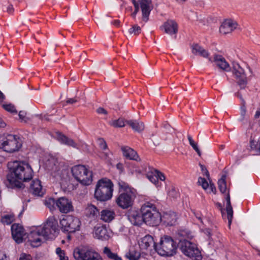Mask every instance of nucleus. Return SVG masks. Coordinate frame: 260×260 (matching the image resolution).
<instances>
[{
	"label": "nucleus",
	"mask_w": 260,
	"mask_h": 260,
	"mask_svg": "<svg viewBox=\"0 0 260 260\" xmlns=\"http://www.w3.org/2000/svg\"><path fill=\"white\" fill-rule=\"evenodd\" d=\"M10 173L7 181L10 187L21 188L22 182H26L32 178L33 171L30 165L24 161H15L8 164Z\"/></svg>",
	"instance_id": "obj_1"
},
{
	"label": "nucleus",
	"mask_w": 260,
	"mask_h": 260,
	"mask_svg": "<svg viewBox=\"0 0 260 260\" xmlns=\"http://www.w3.org/2000/svg\"><path fill=\"white\" fill-rule=\"evenodd\" d=\"M120 194L116 199V204L122 209L132 206L136 197L135 190L124 181L118 182Z\"/></svg>",
	"instance_id": "obj_2"
},
{
	"label": "nucleus",
	"mask_w": 260,
	"mask_h": 260,
	"mask_svg": "<svg viewBox=\"0 0 260 260\" xmlns=\"http://www.w3.org/2000/svg\"><path fill=\"white\" fill-rule=\"evenodd\" d=\"M113 191V184L111 181L107 178H103L96 185L94 197L99 201H106L112 198Z\"/></svg>",
	"instance_id": "obj_3"
},
{
	"label": "nucleus",
	"mask_w": 260,
	"mask_h": 260,
	"mask_svg": "<svg viewBox=\"0 0 260 260\" xmlns=\"http://www.w3.org/2000/svg\"><path fill=\"white\" fill-rule=\"evenodd\" d=\"M176 242L169 236L161 237L159 243L155 246V250L162 256H172L176 253Z\"/></svg>",
	"instance_id": "obj_4"
},
{
	"label": "nucleus",
	"mask_w": 260,
	"mask_h": 260,
	"mask_svg": "<svg viewBox=\"0 0 260 260\" xmlns=\"http://www.w3.org/2000/svg\"><path fill=\"white\" fill-rule=\"evenodd\" d=\"M74 177L84 185H90L92 181V172L84 165H76L72 168Z\"/></svg>",
	"instance_id": "obj_5"
},
{
	"label": "nucleus",
	"mask_w": 260,
	"mask_h": 260,
	"mask_svg": "<svg viewBox=\"0 0 260 260\" xmlns=\"http://www.w3.org/2000/svg\"><path fill=\"white\" fill-rule=\"evenodd\" d=\"M144 222L150 226L158 225L161 221V215L156 208L152 204L142 207Z\"/></svg>",
	"instance_id": "obj_6"
},
{
	"label": "nucleus",
	"mask_w": 260,
	"mask_h": 260,
	"mask_svg": "<svg viewBox=\"0 0 260 260\" xmlns=\"http://www.w3.org/2000/svg\"><path fill=\"white\" fill-rule=\"evenodd\" d=\"M179 247L181 252L193 260H201V252L197 245L186 239H179Z\"/></svg>",
	"instance_id": "obj_7"
},
{
	"label": "nucleus",
	"mask_w": 260,
	"mask_h": 260,
	"mask_svg": "<svg viewBox=\"0 0 260 260\" xmlns=\"http://www.w3.org/2000/svg\"><path fill=\"white\" fill-rule=\"evenodd\" d=\"M39 228L46 240L54 239L58 232V222L53 216L49 217L44 226Z\"/></svg>",
	"instance_id": "obj_8"
},
{
	"label": "nucleus",
	"mask_w": 260,
	"mask_h": 260,
	"mask_svg": "<svg viewBox=\"0 0 260 260\" xmlns=\"http://www.w3.org/2000/svg\"><path fill=\"white\" fill-rule=\"evenodd\" d=\"M21 146V143L16 135H9L3 140H0V148L7 152L12 153L18 151Z\"/></svg>",
	"instance_id": "obj_9"
},
{
	"label": "nucleus",
	"mask_w": 260,
	"mask_h": 260,
	"mask_svg": "<svg viewBox=\"0 0 260 260\" xmlns=\"http://www.w3.org/2000/svg\"><path fill=\"white\" fill-rule=\"evenodd\" d=\"M232 72L240 89L241 90L245 89L247 84V80L244 70L240 66L239 63L234 62L233 63Z\"/></svg>",
	"instance_id": "obj_10"
},
{
	"label": "nucleus",
	"mask_w": 260,
	"mask_h": 260,
	"mask_svg": "<svg viewBox=\"0 0 260 260\" xmlns=\"http://www.w3.org/2000/svg\"><path fill=\"white\" fill-rule=\"evenodd\" d=\"M74 257L76 260H102L98 253L92 250L80 249L75 251Z\"/></svg>",
	"instance_id": "obj_11"
},
{
	"label": "nucleus",
	"mask_w": 260,
	"mask_h": 260,
	"mask_svg": "<svg viewBox=\"0 0 260 260\" xmlns=\"http://www.w3.org/2000/svg\"><path fill=\"white\" fill-rule=\"evenodd\" d=\"M134 6L140 5L142 12V19L145 22L148 20L151 11L153 8L152 0H140L139 2L136 0H132Z\"/></svg>",
	"instance_id": "obj_12"
},
{
	"label": "nucleus",
	"mask_w": 260,
	"mask_h": 260,
	"mask_svg": "<svg viewBox=\"0 0 260 260\" xmlns=\"http://www.w3.org/2000/svg\"><path fill=\"white\" fill-rule=\"evenodd\" d=\"M27 238L28 242L33 247L40 246L43 241L46 240L39 228L30 231L27 235Z\"/></svg>",
	"instance_id": "obj_13"
},
{
	"label": "nucleus",
	"mask_w": 260,
	"mask_h": 260,
	"mask_svg": "<svg viewBox=\"0 0 260 260\" xmlns=\"http://www.w3.org/2000/svg\"><path fill=\"white\" fill-rule=\"evenodd\" d=\"M126 216L128 220L134 225L139 226L144 222L142 208L140 211L135 210L129 211Z\"/></svg>",
	"instance_id": "obj_14"
},
{
	"label": "nucleus",
	"mask_w": 260,
	"mask_h": 260,
	"mask_svg": "<svg viewBox=\"0 0 260 260\" xmlns=\"http://www.w3.org/2000/svg\"><path fill=\"white\" fill-rule=\"evenodd\" d=\"M56 206L62 213H68L73 211L72 202L65 197L59 198L56 201Z\"/></svg>",
	"instance_id": "obj_15"
},
{
	"label": "nucleus",
	"mask_w": 260,
	"mask_h": 260,
	"mask_svg": "<svg viewBox=\"0 0 260 260\" xmlns=\"http://www.w3.org/2000/svg\"><path fill=\"white\" fill-rule=\"evenodd\" d=\"M94 237L103 241L107 240L110 237V233L105 225L97 224L94 228Z\"/></svg>",
	"instance_id": "obj_16"
},
{
	"label": "nucleus",
	"mask_w": 260,
	"mask_h": 260,
	"mask_svg": "<svg viewBox=\"0 0 260 260\" xmlns=\"http://www.w3.org/2000/svg\"><path fill=\"white\" fill-rule=\"evenodd\" d=\"M12 235L14 240L17 243L23 242V237L25 236V232L23 228L18 224H13L11 226Z\"/></svg>",
	"instance_id": "obj_17"
},
{
	"label": "nucleus",
	"mask_w": 260,
	"mask_h": 260,
	"mask_svg": "<svg viewBox=\"0 0 260 260\" xmlns=\"http://www.w3.org/2000/svg\"><path fill=\"white\" fill-rule=\"evenodd\" d=\"M209 60L211 62H214L217 67L219 69L225 72L231 71V67L225 59L221 55L215 54L214 55L213 59L209 58Z\"/></svg>",
	"instance_id": "obj_18"
},
{
	"label": "nucleus",
	"mask_w": 260,
	"mask_h": 260,
	"mask_svg": "<svg viewBox=\"0 0 260 260\" xmlns=\"http://www.w3.org/2000/svg\"><path fill=\"white\" fill-rule=\"evenodd\" d=\"M237 25L236 21L231 19H227L222 22L219 28V31L223 34L230 33L236 28Z\"/></svg>",
	"instance_id": "obj_19"
},
{
	"label": "nucleus",
	"mask_w": 260,
	"mask_h": 260,
	"mask_svg": "<svg viewBox=\"0 0 260 260\" xmlns=\"http://www.w3.org/2000/svg\"><path fill=\"white\" fill-rule=\"evenodd\" d=\"M161 29H164L166 33L169 35L176 34L178 32V24L173 20H168L162 26Z\"/></svg>",
	"instance_id": "obj_20"
},
{
	"label": "nucleus",
	"mask_w": 260,
	"mask_h": 260,
	"mask_svg": "<svg viewBox=\"0 0 260 260\" xmlns=\"http://www.w3.org/2000/svg\"><path fill=\"white\" fill-rule=\"evenodd\" d=\"M177 217L175 212L170 211L164 213L161 216V221L164 224L168 226H172L176 224L177 222Z\"/></svg>",
	"instance_id": "obj_21"
},
{
	"label": "nucleus",
	"mask_w": 260,
	"mask_h": 260,
	"mask_svg": "<svg viewBox=\"0 0 260 260\" xmlns=\"http://www.w3.org/2000/svg\"><path fill=\"white\" fill-rule=\"evenodd\" d=\"M123 156L127 159L140 161V159L136 151L128 146H122L121 148Z\"/></svg>",
	"instance_id": "obj_22"
},
{
	"label": "nucleus",
	"mask_w": 260,
	"mask_h": 260,
	"mask_svg": "<svg viewBox=\"0 0 260 260\" xmlns=\"http://www.w3.org/2000/svg\"><path fill=\"white\" fill-rule=\"evenodd\" d=\"M67 221L69 223L67 232L73 233L79 230L81 221L78 218L70 215Z\"/></svg>",
	"instance_id": "obj_23"
},
{
	"label": "nucleus",
	"mask_w": 260,
	"mask_h": 260,
	"mask_svg": "<svg viewBox=\"0 0 260 260\" xmlns=\"http://www.w3.org/2000/svg\"><path fill=\"white\" fill-rule=\"evenodd\" d=\"M84 214L88 218L95 219L100 215V212L94 205L88 204L85 208Z\"/></svg>",
	"instance_id": "obj_24"
},
{
	"label": "nucleus",
	"mask_w": 260,
	"mask_h": 260,
	"mask_svg": "<svg viewBox=\"0 0 260 260\" xmlns=\"http://www.w3.org/2000/svg\"><path fill=\"white\" fill-rule=\"evenodd\" d=\"M155 243L154 242L153 238L150 235H146L141 239L139 243V246L142 249H147L151 246L155 248Z\"/></svg>",
	"instance_id": "obj_25"
},
{
	"label": "nucleus",
	"mask_w": 260,
	"mask_h": 260,
	"mask_svg": "<svg viewBox=\"0 0 260 260\" xmlns=\"http://www.w3.org/2000/svg\"><path fill=\"white\" fill-rule=\"evenodd\" d=\"M30 190L35 195L42 196L43 194L41 181L37 179L32 181Z\"/></svg>",
	"instance_id": "obj_26"
},
{
	"label": "nucleus",
	"mask_w": 260,
	"mask_h": 260,
	"mask_svg": "<svg viewBox=\"0 0 260 260\" xmlns=\"http://www.w3.org/2000/svg\"><path fill=\"white\" fill-rule=\"evenodd\" d=\"M57 139L60 143L63 144L74 148H77V144L73 140L69 138L61 133L57 134Z\"/></svg>",
	"instance_id": "obj_27"
},
{
	"label": "nucleus",
	"mask_w": 260,
	"mask_h": 260,
	"mask_svg": "<svg viewBox=\"0 0 260 260\" xmlns=\"http://www.w3.org/2000/svg\"><path fill=\"white\" fill-rule=\"evenodd\" d=\"M115 212L110 209H104L101 212V219L105 222H109L115 217Z\"/></svg>",
	"instance_id": "obj_28"
},
{
	"label": "nucleus",
	"mask_w": 260,
	"mask_h": 260,
	"mask_svg": "<svg viewBox=\"0 0 260 260\" xmlns=\"http://www.w3.org/2000/svg\"><path fill=\"white\" fill-rule=\"evenodd\" d=\"M235 96H237L240 99L241 102V106L240 107V113H241V118L240 119V121H243L245 118V116L246 113V102L244 99L242 97V92L240 91L236 92L235 93Z\"/></svg>",
	"instance_id": "obj_29"
},
{
	"label": "nucleus",
	"mask_w": 260,
	"mask_h": 260,
	"mask_svg": "<svg viewBox=\"0 0 260 260\" xmlns=\"http://www.w3.org/2000/svg\"><path fill=\"white\" fill-rule=\"evenodd\" d=\"M192 52L195 55H200L204 57H208L209 53L203 47L197 44H193L191 46Z\"/></svg>",
	"instance_id": "obj_30"
},
{
	"label": "nucleus",
	"mask_w": 260,
	"mask_h": 260,
	"mask_svg": "<svg viewBox=\"0 0 260 260\" xmlns=\"http://www.w3.org/2000/svg\"><path fill=\"white\" fill-rule=\"evenodd\" d=\"M226 211L227 214V218L228 220L229 225L230 226L232 223V219L233 217V210L231 204L230 197L229 193L228 194L226 197Z\"/></svg>",
	"instance_id": "obj_31"
},
{
	"label": "nucleus",
	"mask_w": 260,
	"mask_h": 260,
	"mask_svg": "<svg viewBox=\"0 0 260 260\" xmlns=\"http://www.w3.org/2000/svg\"><path fill=\"white\" fill-rule=\"evenodd\" d=\"M126 122L135 131L140 132L144 129V125L142 122L133 120H127Z\"/></svg>",
	"instance_id": "obj_32"
},
{
	"label": "nucleus",
	"mask_w": 260,
	"mask_h": 260,
	"mask_svg": "<svg viewBox=\"0 0 260 260\" xmlns=\"http://www.w3.org/2000/svg\"><path fill=\"white\" fill-rule=\"evenodd\" d=\"M103 252L110 259L113 260H122L121 258L119 257L117 253L112 252L108 247H104Z\"/></svg>",
	"instance_id": "obj_33"
},
{
	"label": "nucleus",
	"mask_w": 260,
	"mask_h": 260,
	"mask_svg": "<svg viewBox=\"0 0 260 260\" xmlns=\"http://www.w3.org/2000/svg\"><path fill=\"white\" fill-rule=\"evenodd\" d=\"M178 235L181 238L180 239H191L193 237L192 233L187 229L178 231Z\"/></svg>",
	"instance_id": "obj_34"
},
{
	"label": "nucleus",
	"mask_w": 260,
	"mask_h": 260,
	"mask_svg": "<svg viewBox=\"0 0 260 260\" xmlns=\"http://www.w3.org/2000/svg\"><path fill=\"white\" fill-rule=\"evenodd\" d=\"M125 123H126V121H124L122 118H119L117 120H114L109 122V124L114 127H123Z\"/></svg>",
	"instance_id": "obj_35"
},
{
	"label": "nucleus",
	"mask_w": 260,
	"mask_h": 260,
	"mask_svg": "<svg viewBox=\"0 0 260 260\" xmlns=\"http://www.w3.org/2000/svg\"><path fill=\"white\" fill-rule=\"evenodd\" d=\"M218 188L221 193H225L226 190L225 176H223L218 181Z\"/></svg>",
	"instance_id": "obj_36"
},
{
	"label": "nucleus",
	"mask_w": 260,
	"mask_h": 260,
	"mask_svg": "<svg viewBox=\"0 0 260 260\" xmlns=\"http://www.w3.org/2000/svg\"><path fill=\"white\" fill-rule=\"evenodd\" d=\"M44 204L50 211L54 209L56 201L53 198H48L44 201Z\"/></svg>",
	"instance_id": "obj_37"
},
{
	"label": "nucleus",
	"mask_w": 260,
	"mask_h": 260,
	"mask_svg": "<svg viewBox=\"0 0 260 260\" xmlns=\"http://www.w3.org/2000/svg\"><path fill=\"white\" fill-rule=\"evenodd\" d=\"M187 138L189 141V144L193 148V149L197 152L199 156H201V152L198 147L197 144L193 141L192 137L190 135L187 136Z\"/></svg>",
	"instance_id": "obj_38"
},
{
	"label": "nucleus",
	"mask_w": 260,
	"mask_h": 260,
	"mask_svg": "<svg viewBox=\"0 0 260 260\" xmlns=\"http://www.w3.org/2000/svg\"><path fill=\"white\" fill-rule=\"evenodd\" d=\"M14 216L12 215H6L2 217L1 221L5 224H10L14 221Z\"/></svg>",
	"instance_id": "obj_39"
},
{
	"label": "nucleus",
	"mask_w": 260,
	"mask_h": 260,
	"mask_svg": "<svg viewBox=\"0 0 260 260\" xmlns=\"http://www.w3.org/2000/svg\"><path fill=\"white\" fill-rule=\"evenodd\" d=\"M141 28L138 25H134L128 31L130 34H133L135 36H137L141 33Z\"/></svg>",
	"instance_id": "obj_40"
},
{
	"label": "nucleus",
	"mask_w": 260,
	"mask_h": 260,
	"mask_svg": "<svg viewBox=\"0 0 260 260\" xmlns=\"http://www.w3.org/2000/svg\"><path fill=\"white\" fill-rule=\"evenodd\" d=\"M69 217H70V215L65 216L60 220V224L64 231H67L68 229L69 222L67 220L69 219Z\"/></svg>",
	"instance_id": "obj_41"
},
{
	"label": "nucleus",
	"mask_w": 260,
	"mask_h": 260,
	"mask_svg": "<svg viewBox=\"0 0 260 260\" xmlns=\"http://www.w3.org/2000/svg\"><path fill=\"white\" fill-rule=\"evenodd\" d=\"M55 177L57 178V179H60L61 180H63L66 179L67 177V172L66 170L59 171L57 174H55L54 175Z\"/></svg>",
	"instance_id": "obj_42"
},
{
	"label": "nucleus",
	"mask_w": 260,
	"mask_h": 260,
	"mask_svg": "<svg viewBox=\"0 0 260 260\" xmlns=\"http://www.w3.org/2000/svg\"><path fill=\"white\" fill-rule=\"evenodd\" d=\"M56 253L59 257V260H68V257L65 255L64 251L59 247L56 249Z\"/></svg>",
	"instance_id": "obj_43"
},
{
	"label": "nucleus",
	"mask_w": 260,
	"mask_h": 260,
	"mask_svg": "<svg viewBox=\"0 0 260 260\" xmlns=\"http://www.w3.org/2000/svg\"><path fill=\"white\" fill-rule=\"evenodd\" d=\"M198 183L201 185L204 189H207L209 187V184L207 180L202 177H199L198 179Z\"/></svg>",
	"instance_id": "obj_44"
},
{
	"label": "nucleus",
	"mask_w": 260,
	"mask_h": 260,
	"mask_svg": "<svg viewBox=\"0 0 260 260\" xmlns=\"http://www.w3.org/2000/svg\"><path fill=\"white\" fill-rule=\"evenodd\" d=\"M3 108L7 111L11 112V113H17V111L16 110L14 106L10 104L3 105Z\"/></svg>",
	"instance_id": "obj_45"
},
{
	"label": "nucleus",
	"mask_w": 260,
	"mask_h": 260,
	"mask_svg": "<svg viewBox=\"0 0 260 260\" xmlns=\"http://www.w3.org/2000/svg\"><path fill=\"white\" fill-rule=\"evenodd\" d=\"M26 113L24 111H20L19 113V117L21 121L27 122L29 118L26 116Z\"/></svg>",
	"instance_id": "obj_46"
},
{
	"label": "nucleus",
	"mask_w": 260,
	"mask_h": 260,
	"mask_svg": "<svg viewBox=\"0 0 260 260\" xmlns=\"http://www.w3.org/2000/svg\"><path fill=\"white\" fill-rule=\"evenodd\" d=\"M127 257L129 260H138L140 257V254L137 252L133 253V252H130L127 255Z\"/></svg>",
	"instance_id": "obj_47"
},
{
	"label": "nucleus",
	"mask_w": 260,
	"mask_h": 260,
	"mask_svg": "<svg viewBox=\"0 0 260 260\" xmlns=\"http://www.w3.org/2000/svg\"><path fill=\"white\" fill-rule=\"evenodd\" d=\"M200 166L201 169V171L204 175L206 176L208 179H209V173L207 170L206 167L201 164H200Z\"/></svg>",
	"instance_id": "obj_48"
},
{
	"label": "nucleus",
	"mask_w": 260,
	"mask_h": 260,
	"mask_svg": "<svg viewBox=\"0 0 260 260\" xmlns=\"http://www.w3.org/2000/svg\"><path fill=\"white\" fill-rule=\"evenodd\" d=\"M148 178L149 180L154 184H156L158 182L157 177L155 173L154 175H148Z\"/></svg>",
	"instance_id": "obj_49"
},
{
	"label": "nucleus",
	"mask_w": 260,
	"mask_h": 260,
	"mask_svg": "<svg viewBox=\"0 0 260 260\" xmlns=\"http://www.w3.org/2000/svg\"><path fill=\"white\" fill-rule=\"evenodd\" d=\"M155 174L157 177V180L159 179L161 181H164L165 180V177L164 174L161 173L160 172L155 170Z\"/></svg>",
	"instance_id": "obj_50"
},
{
	"label": "nucleus",
	"mask_w": 260,
	"mask_h": 260,
	"mask_svg": "<svg viewBox=\"0 0 260 260\" xmlns=\"http://www.w3.org/2000/svg\"><path fill=\"white\" fill-rule=\"evenodd\" d=\"M99 144L100 145L101 148L103 150H106L107 148V145L106 142L103 139H99Z\"/></svg>",
	"instance_id": "obj_51"
},
{
	"label": "nucleus",
	"mask_w": 260,
	"mask_h": 260,
	"mask_svg": "<svg viewBox=\"0 0 260 260\" xmlns=\"http://www.w3.org/2000/svg\"><path fill=\"white\" fill-rule=\"evenodd\" d=\"M96 112L100 114H104L107 115L108 114V112L103 108L99 107L96 109Z\"/></svg>",
	"instance_id": "obj_52"
},
{
	"label": "nucleus",
	"mask_w": 260,
	"mask_h": 260,
	"mask_svg": "<svg viewBox=\"0 0 260 260\" xmlns=\"http://www.w3.org/2000/svg\"><path fill=\"white\" fill-rule=\"evenodd\" d=\"M196 14V16H195V19L197 20V21H199L200 23H203L204 25L205 24V19L204 18H203L202 17V16H198Z\"/></svg>",
	"instance_id": "obj_53"
},
{
	"label": "nucleus",
	"mask_w": 260,
	"mask_h": 260,
	"mask_svg": "<svg viewBox=\"0 0 260 260\" xmlns=\"http://www.w3.org/2000/svg\"><path fill=\"white\" fill-rule=\"evenodd\" d=\"M19 260H31V256L29 254H23L20 257Z\"/></svg>",
	"instance_id": "obj_54"
},
{
	"label": "nucleus",
	"mask_w": 260,
	"mask_h": 260,
	"mask_svg": "<svg viewBox=\"0 0 260 260\" xmlns=\"http://www.w3.org/2000/svg\"><path fill=\"white\" fill-rule=\"evenodd\" d=\"M139 6H140V5H138V6H134V7H135V11L132 14V16L133 18H135L136 17L137 14L139 12Z\"/></svg>",
	"instance_id": "obj_55"
},
{
	"label": "nucleus",
	"mask_w": 260,
	"mask_h": 260,
	"mask_svg": "<svg viewBox=\"0 0 260 260\" xmlns=\"http://www.w3.org/2000/svg\"><path fill=\"white\" fill-rule=\"evenodd\" d=\"M209 187V189H210V191L211 192H212L215 193L216 191V187H215V186L214 185V184L211 183L210 182V184H209V187Z\"/></svg>",
	"instance_id": "obj_56"
},
{
	"label": "nucleus",
	"mask_w": 260,
	"mask_h": 260,
	"mask_svg": "<svg viewBox=\"0 0 260 260\" xmlns=\"http://www.w3.org/2000/svg\"><path fill=\"white\" fill-rule=\"evenodd\" d=\"M14 10V8L12 5H9L7 9V12L9 14H12Z\"/></svg>",
	"instance_id": "obj_57"
},
{
	"label": "nucleus",
	"mask_w": 260,
	"mask_h": 260,
	"mask_svg": "<svg viewBox=\"0 0 260 260\" xmlns=\"http://www.w3.org/2000/svg\"><path fill=\"white\" fill-rule=\"evenodd\" d=\"M77 102V100L75 98H71V99H68L67 101V104H74L76 102Z\"/></svg>",
	"instance_id": "obj_58"
},
{
	"label": "nucleus",
	"mask_w": 260,
	"mask_h": 260,
	"mask_svg": "<svg viewBox=\"0 0 260 260\" xmlns=\"http://www.w3.org/2000/svg\"><path fill=\"white\" fill-rule=\"evenodd\" d=\"M260 116V106L257 108V110L254 115L255 119L258 118Z\"/></svg>",
	"instance_id": "obj_59"
},
{
	"label": "nucleus",
	"mask_w": 260,
	"mask_h": 260,
	"mask_svg": "<svg viewBox=\"0 0 260 260\" xmlns=\"http://www.w3.org/2000/svg\"><path fill=\"white\" fill-rule=\"evenodd\" d=\"M5 96L4 94L0 91V103L2 102L5 99Z\"/></svg>",
	"instance_id": "obj_60"
},
{
	"label": "nucleus",
	"mask_w": 260,
	"mask_h": 260,
	"mask_svg": "<svg viewBox=\"0 0 260 260\" xmlns=\"http://www.w3.org/2000/svg\"><path fill=\"white\" fill-rule=\"evenodd\" d=\"M196 218L199 219L201 223H203L202 218L199 214H194Z\"/></svg>",
	"instance_id": "obj_61"
},
{
	"label": "nucleus",
	"mask_w": 260,
	"mask_h": 260,
	"mask_svg": "<svg viewBox=\"0 0 260 260\" xmlns=\"http://www.w3.org/2000/svg\"><path fill=\"white\" fill-rule=\"evenodd\" d=\"M112 23L115 25V26H119L120 25V21L118 20H115Z\"/></svg>",
	"instance_id": "obj_62"
},
{
	"label": "nucleus",
	"mask_w": 260,
	"mask_h": 260,
	"mask_svg": "<svg viewBox=\"0 0 260 260\" xmlns=\"http://www.w3.org/2000/svg\"><path fill=\"white\" fill-rule=\"evenodd\" d=\"M5 122L0 118V127H4L6 126Z\"/></svg>",
	"instance_id": "obj_63"
},
{
	"label": "nucleus",
	"mask_w": 260,
	"mask_h": 260,
	"mask_svg": "<svg viewBox=\"0 0 260 260\" xmlns=\"http://www.w3.org/2000/svg\"><path fill=\"white\" fill-rule=\"evenodd\" d=\"M205 233L209 237H210L211 236V232L209 229H206L205 230Z\"/></svg>",
	"instance_id": "obj_64"
}]
</instances>
